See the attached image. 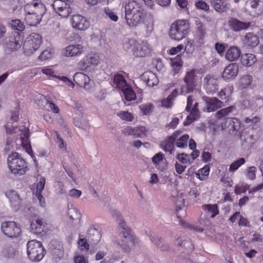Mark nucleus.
Listing matches in <instances>:
<instances>
[{
	"mask_svg": "<svg viewBox=\"0 0 263 263\" xmlns=\"http://www.w3.org/2000/svg\"><path fill=\"white\" fill-rule=\"evenodd\" d=\"M125 18L127 25L136 27L144 24L145 35L149 36L154 30V18L142 5L136 0H128L125 6Z\"/></svg>",
	"mask_w": 263,
	"mask_h": 263,
	"instance_id": "obj_1",
	"label": "nucleus"
},
{
	"mask_svg": "<svg viewBox=\"0 0 263 263\" xmlns=\"http://www.w3.org/2000/svg\"><path fill=\"white\" fill-rule=\"evenodd\" d=\"M5 127L7 133L14 134L16 135V137H17L15 139V142L13 143L16 147V149H18L21 147H23L28 151L31 148L29 140V129L25 125H22L18 127H13L12 122H8Z\"/></svg>",
	"mask_w": 263,
	"mask_h": 263,
	"instance_id": "obj_2",
	"label": "nucleus"
},
{
	"mask_svg": "<svg viewBox=\"0 0 263 263\" xmlns=\"http://www.w3.org/2000/svg\"><path fill=\"white\" fill-rule=\"evenodd\" d=\"M124 48L127 51L130 50L136 57H146L150 55L151 47L146 42H137L133 39L126 41Z\"/></svg>",
	"mask_w": 263,
	"mask_h": 263,
	"instance_id": "obj_3",
	"label": "nucleus"
},
{
	"mask_svg": "<svg viewBox=\"0 0 263 263\" xmlns=\"http://www.w3.org/2000/svg\"><path fill=\"white\" fill-rule=\"evenodd\" d=\"M7 163L9 170L13 174L22 175L26 172L27 164L21 155L16 152L9 155Z\"/></svg>",
	"mask_w": 263,
	"mask_h": 263,
	"instance_id": "obj_4",
	"label": "nucleus"
},
{
	"mask_svg": "<svg viewBox=\"0 0 263 263\" xmlns=\"http://www.w3.org/2000/svg\"><path fill=\"white\" fill-rule=\"evenodd\" d=\"M45 253V251L40 241L36 240H32L28 242L27 254L30 260L38 262L42 259Z\"/></svg>",
	"mask_w": 263,
	"mask_h": 263,
	"instance_id": "obj_5",
	"label": "nucleus"
},
{
	"mask_svg": "<svg viewBox=\"0 0 263 263\" xmlns=\"http://www.w3.org/2000/svg\"><path fill=\"white\" fill-rule=\"evenodd\" d=\"M190 28L186 20H179L174 23L170 29V36L175 41H179L185 37Z\"/></svg>",
	"mask_w": 263,
	"mask_h": 263,
	"instance_id": "obj_6",
	"label": "nucleus"
},
{
	"mask_svg": "<svg viewBox=\"0 0 263 263\" xmlns=\"http://www.w3.org/2000/svg\"><path fill=\"white\" fill-rule=\"evenodd\" d=\"M42 37L36 33H32L26 37L23 45L25 54L29 56L35 52L40 47Z\"/></svg>",
	"mask_w": 263,
	"mask_h": 263,
	"instance_id": "obj_7",
	"label": "nucleus"
},
{
	"mask_svg": "<svg viewBox=\"0 0 263 263\" xmlns=\"http://www.w3.org/2000/svg\"><path fill=\"white\" fill-rule=\"evenodd\" d=\"M73 2V0H54L52 6L60 16L66 17L72 12Z\"/></svg>",
	"mask_w": 263,
	"mask_h": 263,
	"instance_id": "obj_8",
	"label": "nucleus"
},
{
	"mask_svg": "<svg viewBox=\"0 0 263 263\" xmlns=\"http://www.w3.org/2000/svg\"><path fill=\"white\" fill-rule=\"evenodd\" d=\"M2 231L10 238H16L21 235V229L18 224L14 221H5L2 223Z\"/></svg>",
	"mask_w": 263,
	"mask_h": 263,
	"instance_id": "obj_9",
	"label": "nucleus"
},
{
	"mask_svg": "<svg viewBox=\"0 0 263 263\" xmlns=\"http://www.w3.org/2000/svg\"><path fill=\"white\" fill-rule=\"evenodd\" d=\"M195 78V70H192L186 72L184 78V85L180 88V92L182 95H186L193 92L195 89V84L194 79Z\"/></svg>",
	"mask_w": 263,
	"mask_h": 263,
	"instance_id": "obj_10",
	"label": "nucleus"
},
{
	"mask_svg": "<svg viewBox=\"0 0 263 263\" xmlns=\"http://www.w3.org/2000/svg\"><path fill=\"white\" fill-rule=\"evenodd\" d=\"M113 216L118 219L119 221V229L122 236L125 239V243L124 245L121 244L120 246L125 251H127L129 246L127 244V240L129 239V230L126 226L121 215L118 211H114Z\"/></svg>",
	"mask_w": 263,
	"mask_h": 263,
	"instance_id": "obj_11",
	"label": "nucleus"
},
{
	"mask_svg": "<svg viewBox=\"0 0 263 263\" xmlns=\"http://www.w3.org/2000/svg\"><path fill=\"white\" fill-rule=\"evenodd\" d=\"M179 135L180 132L176 131L161 142V147L165 153H168L170 155L175 153L174 142Z\"/></svg>",
	"mask_w": 263,
	"mask_h": 263,
	"instance_id": "obj_12",
	"label": "nucleus"
},
{
	"mask_svg": "<svg viewBox=\"0 0 263 263\" xmlns=\"http://www.w3.org/2000/svg\"><path fill=\"white\" fill-rule=\"evenodd\" d=\"M100 62L99 57L95 53H90L83 58L78 63L79 67L84 70L91 66H97Z\"/></svg>",
	"mask_w": 263,
	"mask_h": 263,
	"instance_id": "obj_13",
	"label": "nucleus"
},
{
	"mask_svg": "<svg viewBox=\"0 0 263 263\" xmlns=\"http://www.w3.org/2000/svg\"><path fill=\"white\" fill-rule=\"evenodd\" d=\"M49 229V225L42 218H39L34 220L30 223L31 231L34 234H39L42 232H46Z\"/></svg>",
	"mask_w": 263,
	"mask_h": 263,
	"instance_id": "obj_14",
	"label": "nucleus"
},
{
	"mask_svg": "<svg viewBox=\"0 0 263 263\" xmlns=\"http://www.w3.org/2000/svg\"><path fill=\"white\" fill-rule=\"evenodd\" d=\"M204 87L208 94H213L218 90V80L211 75H207L203 79Z\"/></svg>",
	"mask_w": 263,
	"mask_h": 263,
	"instance_id": "obj_15",
	"label": "nucleus"
},
{
	"mask_svg": "<svg viewBox=\"0 0 263 263\" xmlns=\"http://www.w3.org/2000/svg\"><path fill=\"white\" fill-rule=\"evenodd\" d=\"M27 10L41 16L46 12L44 5L40 0H33L30 4H27L25 7V11Z\"/></svg>",
	"mask_w": 263,
	"mask_h": 263,
	"instance_id": "obj_16",
	"label": "nucleus"
},
{
	"mask_svg": "<svg viewBox=\"0 0 263 263\" xmlns=\"http://www.w3.org/2000/svg\"><path fill=\"white\" fill-rule=\"evenodd\" d=\"M84 51V47L81 44L70 45L62 50L63 54L67 57L80 56Z\"/></svg>",
	"mask_w": 263,
	"mask_h": 263,
	"instance_id": "obj_17",
	"label": "nucleus"
},
{
	"mask_svg": "<svg viewBox=\"0 0 263 263\" xmlns=\"http://www.w3.org/2000/svg\"><path fill=\"white\" fill-rule=\"evenodd\" d=\"M71 21L72 27L78 30H84L89 26V22L85 17L80 14L73 15Z\"/></svg>",
	"mask_w": 263,
	"mask_h": 263,
	"instance_id": "obj_18",
	"label": "nucleus"
},
{
	"mask_svg": "<svg viewBox=\"0 0 263 263\" xmlns=\"http://www.w3.org/2000/svg\"><path fill=\"white\" fill-rule=\"evenodd\" d=\"M238 72V65L236 63L229 64L222 73V78L225 81H230L233 80Z\"/></svg>",
	"mask_w": 263,
	"mask_h": 263,
	"instance_id": "obj_19",
	"label": "nucleus"
},
{
	"mask_svg": "<svg viewBox=\"0 0 263 263\" xmlns=\"http://www.w3.org/2000/svg\"><path fill=\"white\" fill-rule=\"evenodd\" d=\"M245 108H250L253 110H257L263 106V98L261 97L253 98L249 100L245 99L241 102Z\"/></svg>",
	"mask_w": 263,
	"mask_h": 263,
	"instance_id": "obj_20",
	"label": "nucleus"
},
{
	"mask_svg": "<svg viewBox=\"0 0 263 263\" xmlns=\"http://www.w3.org/2000/svg\"><path fill=\"white\" fill-rule=\"evenodd\" d=\"M203 100L206 104V107L203 109L204 111L212 112L223 105V103L216 97H205L203 98Z\"/></svg>",
	"mask_w": 263,
	"mask_h": 263,
	"instance_id": "obj_21",
	"label": "nucleus"
},
{
	"mask_svg": "<svg viewBox=\"0 0 263 263\" xmlns=\"http://www.w3.org/2000/svg\"><path fill=\"white\" fill-rule=\"evenodd\" d=\"M146 128L142 126L137 127L126 126L124 128L123 133L125 134L135 137L136 138L141 137L146 135Z\"/></svg>",
	"mask_w": 263,
	"mask_h": 263,
	"instance_id": "obj_22",
	"label": "nucleus"
},
{
	"mask_svg": "<svg viewBox=\"0 0 263 263\" xmlns=\"http://www.w3.org/2000/svg\"><path fill=\"white\" fill-rule=\"evenodd\" d=\"M240 126V123L236 118H227L221 124L222 129H228L233 132L238 130Z\"/></svg>",
	"mask_w": 263,
	"mask_h": 263,
	"instance_id": "obj_23",
	"label": "nucleus"
},
{
	"mask_svg": "<svg viewBox=\"0 0 263 263\" xmlns=\"http://www.w3.org/2000/svg\"><path fill=\"white\" fill-rule=\"evenodd\" d=\"M22 44V39L18 36H10L6 42V44L9 49L12 51H16L20 49Z\"/></svg>",
	"mask_w": 263,
	"mask_h": 263,
	"instance_id": "obj_24",
	"label": "nucleus"
},
{
	"mask_svg": "<svg viewBox=\"0 0 263 263\" xmlns=\"http://www.w3.org/2000/svg\"><path fill=\"white\" fill-rule=\"evenodd\" d=\"M141 79L145 82L147 85L153 87L157 85L158 80L155 73L151 71H146L141 76Z\"/></svg>",
	"mask_w": 263,
	"mask_h": 263,
	"instance_id": "obj_25",
	"label": "nucleus"
},
{
	"mask_svg": "<svg viewBox=\"0 0 263 263\" xmlns=\"http://www.w3.org/2000/svg\"><path fill=\"white\" fill-rule=\"evenodd\" d=\"M243 42L248 47H254L259 44V40L256 35L253 33L249 32L244 36Z\"/></svg>",
	"mask_w": 263,
	"mask_h": 263,
	"instance_id": "obj_26",
	"label": "nucleus"
},
{
	"mask_svg": "<svg viewBox=\"0 0 263 263\" xmlns=\"http://www.w3.org/2000/svg\"><path fill=\"white\" fill-rule=\"evenodd\" d=\"M152 161L156 167L163 171L166 168V160L164 159V155L160 152L156 154L152 158Z\"/></svg>",
	"mask_w": 263,
	"mask_h": 263,
	"instance_id": "obj_27",
	"label": "nucleus"
},
{
	"mask_svg": "<svg viewBox=\"0 0 263 263\" xmlns=\"http://www.w3.org/2000/svg\"><path fill=\"white\" fill-rule=\"evenodd\" d=\"M127 84L124 77L120 74H116L114 76L112 83V86L122 91L123 89L127 88Z\"/></svg>",
	"mask_w": 263,
	"mask_h": 263,
	"instance_id": "obj_28",
	"label": "nucleus"
},
{
	"mask_svg": "<svg viewBox=\"0 0 263 263\" xmlns=\"http://www.w3.org/2000/svg\"><path fill=\"white\" fill-rule=\"evenodd\" d=\"M240 54L241 51L238 47L231 46L227 50L225 57L229 61H235L239 59Z\"/></svg>",
	"mask_w": 263,
	"mask_h": 263,
	"instance_id": "obj_29",
	"label": "nucleus"
},
{
	"mask_svg": "<svg viewBox=\"0 0 263 263\" xmlns=\"http://www.w3.org/2000/svg\"><path fill=\"white\" fill-rule=\"evenodd\" d=\"M6 195L9 200L12 206L17 209L21 203L20 198L17 193L14 190H9L6 192Z\"/></svg>",
	"mask_w": 263,
	"mask_h": 263,
	"instance_id": "obj_30",
	"label": "nucleus"
},
{
	"mask_svg": "<svg viewBox=\"0 0 263 263\" xmlns=\"http://www.w3.org/2000/svg\"><path fill=\"white\" fill-rule=\"evenodd\" d=\"M25 20L30 26H36L42 20V17L30 11H26Z\"/></svg>",
	"mask_w": 263,
	"mask_h": 263,
	"instance_id": "obj_31",
	"label": "nucleus"
},
{
	"mask_svg": "<svg viewBox=\"0 0 263 263\" xmlns=\"http://www.w3.org/2000/svg\"><path fill=\"white\" fill-rule=\"evenodd\" d=\"M198 103L195 102L193 105V107L191 108L190 115L187 116L186 121H184V124L185 125H188L198 118L199 116V111L197 108Z\"/></svg>",
	"mask_w": 263,
	"mask_h": 263,
	"instance_id": "obj_32",
	"label": "nucleus"
},
{
	"mask_svg": "<svg viewBox=\"0 0 263 263\" xmlns=\"http://www.w3.org/2000/svg\"><path fill=\"white\" fill-rule=\"evenodd\" d=\"M73 80L80 86L85 87L89 83L90 79L82 72H77L73 76Z\"/></svg>",
	"mask_w": 263,
	"mask_h": 263,
	"instance_id": "obj_33",
	"label": "nucleus"
},
{
	"mask_svg": "<svg viewBox=\"0 0 263 263\" xmlns=\"http://www.w3.org/2000/svg\"><path fill=\"white\" fill-rule=\"evenodd\" d=\"M230 25L233 30L238 31L248 28L250 26V23L243 22L236 19H232L230 21Z\"/></svg>",
	"mask_w": 263,
	"mask_h": 263,
	"instance_id": "obj_34",
	"label": "nucleus"
},
{
	"mask_svg": "<svg viewBox=\"0 0 263 263\" xmlns=\"http://www.w3.org/2000/svg\"><path fill=\"white\" fill-rule=\"evenodd\" d=\"M256 62V58L254 54L246 53L242 55L241 58V64L246 66H251Z\"/></svg>",
	"mask_w": 263,
	"mask_h": 263,
	"instance_id": "obj_35",
	"label": "nucleus"
},
{
	"mask_svg": "<svg viewBox=\"0 0 263 263\" xmlns=\"http://www.w3.org/2000/svg\"><path fill=\"white\" fill-rule=\"evenodd\" d=\"M87 236L94 242L100 240L101 235L99 231L95 226H91L87 230Z\"/></svg>",
	"mask_w": 263,
	"mask_h": 263,
	"instance_id": "obj_36",
	"label": "nucleus"
},
{
	"mask_svg": "<svg viewBox=\"0 0 263 263\" xmlns=\"http://www.w3.org/2000/svg\"><path fill=\"white\" fill-rule=\"evenodd\" d=\"M210 2L216 11L223 12L227 8V4L222 0H208Z\"/></svg>",
	"mask_w": 263,
	"mask_h": 263,
	"instance_id": "obj_37",
	"label": "nucleus"
},
{
	"mask_svg": "<svg viewBox=\"0 0 263 263\" xmlns=\"http://www.w3.org/2000/svg\"><path fill=\"white\" fill-rule=\"evenodd\" d=\"M202 208L211 215V217L214 218L219 214V211L217 204H204Z\"/></svg>",
	"mask_w": 263,
	"mask_h": 263,
	"instance_id": "obj_38",
	"label": "nucleus"
},
{
	"mask_svg": "<svg viewBox=\"0 0 263 263\" xmlns=\"http://www.w3.org/2000/svg\"><path fill=\"white\" fill-rule=\"evenodd\" d=\"M151 240L152 242L157 247L159 248L162 251H165L167 249L168 247L166 245L163 243L161 241L160 238L156 235H151Z\"/></svg>",
	"mask_w": 263,
	"mask_h": 263,
	"instance_id": "obj_39",
	"label": "nucleus"
},
{
	"mask_svg": "<svg viewBox=\"0 0 263 263\" xmlns=\"http://www.w3.org/2000/svg\"><path fill=\"white\" fill-rule=\"evenodd\" d=\"M123 92L125 100L127 101L134 100L136 98V95L133 89L128 85L127 88L123 89Z\"/></svg>",
	"mask_w": 263,
	"mask_h": 263,
	"instance_id": "obj_40",
	"label": "nucleus"
},
{
	"mask_svg": "<svg viewBox=\"0 0 263 263\" xmlns=\"http://www.w3.org/2000/svg\"><path fill=\"white\" fill-rule=\"evenodd\" d=\"M235 109L236 108L234 106H230L228 107L222 108L216 112V117L217 119H221L228 116L230 113L234 111Z\"/></svg>",
	"mask_w": 263,
	"mask_h": 263,
	"instance_id": "obj_41",
	"label": "nucleus"
},
{
	"mask_svg": "<svg viewBox=\"0 0 263 263\" xmlns=\"http://www.w3.org/2000/svg\"><path fill=\"white\" fill-rule=\"evenodd\" d=\"M178 90L175 89L167 98L162 101V105L166 108L170 107L173 105V100L177 95Z\"/></svg>",
	"mask_w": 263,
	"mask_h": 263,
	"instance_id": "obj_42",
	"label": "nucleus"
},
{
	"mask_svg": "<svg viewBox=\"0 0 263 263\" xmlns=\"http://www.w3.org/2000/svg\"><path fill=\"white\" fill-rule=\"evenodd\" d=\"M9 26L13 30H17L18 31H22L25 29V25L24 23L21 22L19 20H11L9 23Z\"/></svg>",
	"mask_w": 263,
	"mask_h": 263,
	"instance_id": "obj_43",
	"label": "nucleus"
},
{
	"mask_svg": "<svg viewBox=\"0 0 263 263\" xmlns=\"http://www.w3.org/2000/svg\"><path fill=\"white\" fill-rule=\"evenodd\" d=\"M253 78L251 75H245L239 80V87L241 89L248 87L252 83Z\"/></svg>",
	"mask_w": 263,
	"mask_h": 263,
	"instance_id": "obj_44",
	"label": "nucleus"
},
{
	"mask_svg": "<svg viewBox=\"0 0 263 263\" xmlns=\"http://www.w3.org/2000/svg\"><path fill=\"white\" fill-rule=\"evenodd\" d=\"M189 136L187 134H184L178 139H176V145L178 147L184 148L187 146V143L189 140Z\"/></svg>",
	"mask_w": 263,
	"mask_h": 263,
	"instance_id": "obj_45",
	"label": "nucleus"
},
{
	"mask_svg": "<svg viewBox=\"0 0 263 263\" xmlns=\"http://www.w3.org/2000/svg\"><path fill=\"white\" fill-rule=\"evenodd\" d=\"M117 115L122 120L131 122L134 119L133 115L127 111L120 110L118 111Z\"/></svg>",
	"mask_w": 263,
	"mask_h": 263,
	"instance_id": "obj_46",
	"label": "nucleus"
},
{
	"mask_svg": "<svg viewBox=\"0 0 263 263\" xmlns=\"http://www.w3.org/2000/svg\"><path fill=\"white\" fill-rule=\"evenodd\" d=\"M74 124L76 126L84 130L87 129L89 126L88 120L85 118H74Z\"/></svg>",
	"mask_w": 263,
	"mask_h": 263,
	"instance_id": "obj_47",
	"label": "nucleus"
},
{
	"mask_svg": "<svg viewBox=\"0 0 263 263\" xmlns=\"http://www.w3.org/2000/svg\"><path fill=\"white\" fill-rule=\"evenodd\" d=\"M54 54V50L51 48H48L44 50L39 57L41 61H45L52 58Z\"/></svg>",
	"mask_w": 263,
	"mask_h": 263,
	"instance_id": "obj_48",
	"label": "nucleus"
},
{
	"mask_svg": "<svg viewBox=\"0 0 263 263\" xmlns=\"http://www.w3.org/2000/svg\"><path fill=\"white\" fill-rule=\"evenodd\" d=\"M210 172V167L208 166H205L203 168L200 169L196 175L201 180H203L205 177L208 176Z\"/></svg>",
	"mask_w": 263,
	"mask_h": 263,
	"instance_id": "obj_49",
	"label": "nucleus"
},
{
	"mask_svg": "<svg viewBox=\"0 0 263 263\" xmlns=\"http://www.w3.org/2000/svg\"><path fill=\"white\" fill-rule=\"evenodd\" d=\"M177 159L183 164H190L193 162V160H191L189 155L184 153L178 154Z\"/></svg>",
	"mask_w": 263,
	"mask_h": 263,
	"instance_id": "obj_50",
	"label": "nucleus"
},
{
	"mask_svg": "<svg viewBox=\"0 0 263 263\" xmlns=\"http://www.w3.org/2000/svg\"><path fill=\"white\" fill-rule=\"evenodd\" d=\"M141 112L143 115L149 114L153 109V105L151 103H147L139 106Z\"/></svg>",
	"mask_w": 263,
	"mask_h": 263,
	"instance_id": "obj_51",
	"label": "nucleus"
},
{
	"mask_svg": "<svg viewBox=\"0 0 263 263\" xmlns=\"http://www.w3.org/2000/svg\"><path fill=\"white\" fill-rule=\"evenodd\" d=\"M245 162V159L243 158H240L239 159L235 161L232 163L229 168V171L230 172H234L237 170L241 165L243 164Z\"/></svg>",
	"mask_w": 263,
	"mask_h": 263,
	"instance_id": "obj_52",
	"label": "nucleus"
},
{
	"mask_svg": "<svg viewBox=\"0 0 263 263\" xmlns=\"http://www.w3.org/2000/svg\"><path fill=\"white\" fill-rule=\"evenodd\" d=\"M103 11L105 15L108 17L111 21L117 22L118 20V15L112 10L109 8H105Z\"/></svg>",
	"mask_w": 263,
	"mask_h": 263,
	"instance_id": "obj_53",
	"label": "nucleus"
},
{
	"mask_svg": "<svg viewBox=\"0 0 263 263\" xmlns=\"http://www.w3.org/2000/svg\"><path fill=\"white\" fill-rule=\"evenodd\" d=\"M16 251L13 247H9L3 252V256L7 258H14L16 255Z\"/></svg>",
	"mask_w": 263,
	"mask_h": 263,
	"instance_id": "obj_54",
	"label": "nucleus"
},
{
	"mask_svg": "<svg viewBox=\"0 0 263 263\" xmlns=\"http://www.w3.org/2000/svg\"><path fill=\"white\" fill-rule=\"evenodd\" d=\"M257 168L255 166H250L247 169L246 175L250 180H254L256 178Z\"/></svg>",
	"mask_w": 263,
	"mask_h": 263,
	"instance_id": "obj_55",
	"label": "nucleus"
},
{
	"mask_svg": "<svg viewBox=\"0 0 263 263\" xmlns=\"http://www.w3.org/2000/svg\"><path fill=\"white\" fill-rule=\"evenodd\" d=\"M12 138H8L7 141V143L5 146V148L4 151L7 153L9 152L11 150L16 149V147L15 146L14 141Z\"/></svg>",
	"mask_w": 263,
	"mask_h": 263,
	"instance_id": "obj_56",
	"label": "nucleus"
},
{
	"mask_svg": "<svg viewBox=\"0 0 263 263\" xmlns=\"http://www.w3.org/2000/svg\"><path fill=\"white\" fill-rule=\"evenodd\" d=\"M195 5L197 9L203 10L206 11H208L210 8L209 6L202 0H200L196 2Z\"/></svg>",
	"mask_w": 263,
	"mask_h": 263,
	"instance_id": "obj_57",
	"label": "nucleus"
},
{
	"mask_svg": "<svg viewBox=\"0 0 263 263\" xmlns=\"http://www.w3.org/2000/svg\"><path fill=\"white\" fill-rule=\"evenodd\" d=\"M78 244L82 250H88L89 249V246L85 238H80Z\"/></svg>",
	"mask_w": 263,
	"mask_h": 263,
	"instance_id": "obj_58",
	"label": "nucleus"
},
{
	"mask_svg": "<svg viewBox=\"0 0 263 263\" xmlns=\"http://www.w3.org/2000/svg\"><path fill=\"white\" fill-rule=\"evenodd\" d=\"M69 214H71L70 216L72 220H78L81 217V214L78 210L71 209L69 210Z\"/></svg>",
	"mask_w": 263,
	"mask_h": 263,
	"instance_id": "obj_59",
	"label": "nucleus"
},
{
	"mask_svg": "<svg viewBox=\"0 0 263 263\" xmlns=\"http://www.w3.org/2000/svg\"><path fill=\"white\" fill-rule=\"evenodd\" d=\"M242 142V146L245 148L250 147L251 145V143L249 140H251V137L247 136L246 137L245 136H241L240 137Z\"/></svg>",
	"mask_w": 263,
	"mask_h": 263,
	"instance_id": "obj_60",
	"label": "nucleus"
},
{
	"mask_svg": "<svg viewBox=\"0 0 263 263\" xmlns=\"http://www.w3.org/2000/svg\"><path fill=\"white\" fill-rule=\"evenodd\" d=\"M172 66L180 68L182 65V61L181 60V55H178L175 59L172 61Z\"/></svg>",
	"mask_w": 263,
	"mask_h": 263,
	"instance_id": "obj_61",
	"label": "nucleus"
},
{
	"mask_svg": "<svg viewBox=\"0 0 263 263\" xmlns=\"http://www.w3.org/2000/svg\"><path fill=\"white\" fill-rule=\"evenodd\" d=\"M54 133L57 137V143L58 144L59 147L61 148H65L66 144H65V142L63 141V140L61 138V137H60V136L59 134V133H58V132L54 131Z\"/></svg>",
	"mask_w": 263,
	"mask_h": 263,
	"instance_id": "obj_62",
	"label": "nucleus"
},
{
	"mask_svg": "<svg viewBox=\"0 0 263 263\" xmlns=\"http://www.w3.org/2000/svg\"><path fill=\"white\" fill-rule=\"evenodd\" d=\"M82 192L80 190L72 189L69 191L68 195L71 197L78 198L81 195Z\"/></svg>",
	"mask_w": 263,
	"mask_h": 263,
	"instance_id": "obj_63",
	"label": "nucleus"
},
{
	"mask_svg": "<svg viewBox=\"0 0 263 263\" xmlns=\"http://www.w3.org/2000/svg\"><path fill=\"white\" fill-rule=\"evenodd\" d=\"M183 48V45L182 44L178 45L177 47H172L170 50V53L171 55L176 54L180 52Z\"/></svg>",
	"mask_w": 263,
	"mask_h": 263,
	"instance_id": "obj_64",
	"label": "nucleus"
}]
</instances>
